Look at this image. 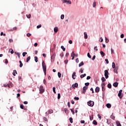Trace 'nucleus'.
Returning a JSON list of instances; mask_svg holds the SVG:
<instances>
[{
	"label": "nucleus",
	"instance_id": "f257e3e1",
	"mask_svg": "<svg viewBox=\"0 0 126 126\" xmlns=\"http://www.w3.org/2000/svg\"><path fill=\"white\" fill-rule=\"evenodd\" d=\"M42 68L43 69V71L44 72L45 75L47 74V65H46V63H45V61H43L42 63Z\"/></svg>",
	"mask_w": 126,
	"mask_h": 126
},
{
	"label": "nucleus",
	"instance_id": "f03ea898",
	"mask_svg": "<svg viewBox=\"0 0 126 126\" xmlns=\"http://www.w3.org/2000/svg\"><path fill=\"white\" fill-rule=\"evenodd\" d=\"M109 71L107 70H104V76H105L106 79H108L109 78Z\"/></svg>",
	"mask_w": 126,
	"mask_h": 126
},
{
	"label": "nucleus",
	"instance_id": "7ed1b4c3",
	"mask_svg": "<svg viewBox=\"0 0 126 126\" xmlns=\"http://www.w3.org/2000/svg\"><path fill=\"white\" fill-rule=\"evenodd\" d=\"M44 92H45V89H44V87H43V86H40L39 88L40 94H42V93H44Z\"/></svg>",
	"mask_w": 126,
	"mask_h": 126
},
{
	"label": "nucleus",
	"instance_id": "20e7f679",
	"mask_svg": "<svg viewBox=\"0 0 126 126\" xmlns=\"http://www.w3.org/2000/svg\"><path fill=\"white\" fill-rule=\"evenodd\" d=\"M88 105L90 107H93V106H94V101L90 100L89 102H88Z\"/></svg>",
	"mask_w": 126,
	"mask_h": 126
},
{
	"label": "nucleus",
	"instance_id": "39448f33",
	"mask_svg": "<svg viewBox=\"0 0 126 126\" xmlns=\"http://www.w3.org/2000/svg\"><path fill=\"white\" fill-rule=\"evenodd\" d=\"M88 89V87L85 86L83 88V91H82V93L83 94H85L86 91Z\"/></svg>",
	"mask_w": 126,
	"mask_h": 126
},
{
	"label": "nucleus",
	"instance_id": "423d86ee",
	"mask_svg": "<svg viewBox=\"0 0 126 126\" xmlns=\"http://www.w3.org/2000/svg\"><path fill=\"white\" fill-rule=\"evenodd\" d=\"M72 77L73 78V79H75L76 77V72H74L72 74Z\"/></svg>",
	"mask_w": 126,
	"mask_h": 126
},
{
	"label": "nucleus",
	"instance_id": "0eeeda50",
	"mask_svg": "<svg viewBox=\"0 0 126 126\" xmlns=\"http://www.w3.org/2000/svg\"><path fill=\"white\" fill-rule=\"evenodd\" d=\"M95 91L96 93H98L100 91V88L97 87L95 88Z\"/></svg>",
	"mask_w": 126,
	"mask_h": 126
},
{
	"label": "nucleus",
	"instance_id": "6e6552de",
	"mask_svg": "<svg viewBox=\"0 0 126 126\" xmlns=\"http://www.w3.org/2000/svg\"><path fill=\"white\" fill-rule=\"evenodd\" d=\"M72 87L73 88H74V87L77 88V87H78V84L77 83H75L74 85H72Z\"/></svg>",
	"mask_w": 126,
	"mask_h": 126
},
{
	"label": "nucleus",
	"instance_id": "1a4fd4ad",
	"mask_svg": "<svg viewBox=\"0 0 126 126\" xmlns=\"http://www.w3.org/2000/svg\"><path fill=\"white\" fill-rule=\"evenodd\" d=\"M84 35L85 39H87V38H88V35H87V33H86V32L84 33Z\"/></svg>",
	"mask_w": 126,
	"mask_h": 126
},
{
	"label": "nucleus",
	"instance_id": "9d476101",
	"mask_svg": "<svg viewBox=\"0 0 126 126\" xmlns=\"http://www.w3.org/2000/svg\"><path fill=\"white\" fill-rule=\"evenodd\" d=\"M118 85H119V83L118 82H115L114 84H113V86L114 87H118Z\"/></svg>",
	"mask_w": 126,
	"mask_h": 126
},
{
	"label": "nucleus",
	"instance_id": "9b49d317",
	"mask_svg": "<svg viewBox=\"0 0 126 126\" xmlns=\"http://www.w3.org/2000/svg\"><path fill=\"white\" fill-rule=\"evenodd\" d=\"M59 31V28L58 27L54 28V32L57 33Z\"/></svg>",
	"mask_w": 126,
	"mask_h": 126
},
{
	"label": "nucleus",
	"instance_id": "f8f14e48",
	"mask_svg": "<svg viewBox=\"0 0 126 126\" xmlns=\"http://www.w3.org/2000/svg\"><path fill=\"white\" fill-rule=\"evenodd\" d=\"M106 107L107 108H108L109 109H110V108H111V107H112V105L110 103H107V104H106Z\"/></svg>",
	"mask_w": 126,
	"mask_h": 126
},
{
	"label": "nucleus",
	"instance_id": "ddd939ff",
	"mask_svg": "<svg viewBox=\"0 0 126 126\" xmlns=\"http://www.w3.org/2000/svg\"><path fill=\"white\" fill-rule=\"evenodd\" d=\"M100 55H101V56L102 57H105V53H104V52L103 51H100Z\"/></svg>",
	"mask_w": 126,
	"mask_h": 126
},
{
	"label": "nucleus",
	"instance_id": "4468645a",
	"mask_svg": "<svg viewBox=\"0 0 126 126\" xmlns=\"http://www.w3.org/2000/svg\"><path fill=\"white\" fill-rule=\"evenodd\" d=\"M48 113L49 114H53L54 113V110H53L52 109H49L48 110Z\"/></svg>",
	"mask_w": 126,
	"mask_h": 126
},
{
	"label": "nucleus",
	"instance_id": "2eb2a0df",
	"mask_svg": "<svg viewBox=\"0 0 126 126\" xmlns=\"http://www.w3.org/2000/svg\"><path fill=\"white\" fill-rule=\"evenodd\" d=\"M93 124L95 126H97V125H98V123H97V121H96V120H94Z\"/></svg>",
	"mask_w": 126,
	"mask_h": 126
},
{
	"label": "nucleus",
	"instance_id": "dca6fc26",
	"mask_svg": "<svg viewBox=\"0 0 126 126\" xmlns=\"http://www.w3.org/2000/svg\"><path fill=\"white\" fill-rule=\"evenodd\" d=\"M116 125L117 126H122L121 123L119 121H116Z\"/></svg>",
	"mask_w": 126,
	"mask_h": 126
},
{
	"label": "nucleus",
	"instance_id": "f3484780",
	"mask_svg": "<svg viewBox=\"0 0 126 126\" xmlns=\"http://www.w3.org/2000/svg\"><path fill=\"white\" fill-rule=\"evenodd\" d=\"M9 52H10L11 54H14V51H13V50L11 48L9 49Z\"/></svg>",
	"mask_w": 126,
	"mask_h": 126
},
{
	"label": "nucleus",
	"instance_id": "a211bd4d",
	"mask_svg": "<svg viewBox=\"0 0 126 126\" xmlns=\"http://www.w3.org/2000/svg\"><path fill=\"white\" fill-rule=\"evenodd\" d=\"M82 65H84V63H83V62H81L79 64V67H80V66H82Z\"/></svg>",
	"mask_w": 126,
	"mask_h": 126
},
{
	"label": "nucleus",
	"instance_id": "6ab92c4d",
	"mask_svg": "<svg viewBox=\"0 0 126 126\" xmlns=\"http://www.w3.org/2000/svg\"><path fill=\"white\" fill-rule=\"evenodd\" d=\"M20 108L21 109H22V110H25L26 108H24V105L23 104L20 105Z\"/></svg>",
	"mask_w": 126,
	"mask_h": 126
},
{
	"label": "nucleus",
	"instance_id": "aec40b11",
	"mask_svg": "<svg viewBox=\"0 0 126 126\" xmlns=\"http://www.w3.org/2000/svg\"><path fill=\"white\" fill-rule=\"evenodd\" d=\"M107 87L108 88H109V89H111V88H112V85L109 83L107 85Z\"/></svg>",
	"mask_w": 126,
	"mask_h": 126
},
{
	"label": "nucleus",
	"instance_id": "412c9836",
	"mask_svg": "<svg viewBox=\"0 0 126 126\" xmlns=\"http://www.w3.org/2000/svg\"><path fill=\"white\" fill-rule=\"evenodd\" d=\"M107 125H110V124H111V120L110 119H107Z\"/></svg>",
	"mask_w": 126,
	"mask_h": 126
},
{
	"label": "nucleus",
	"instance_id": "4be33fe9",
	"mask_svg": "<svg viewBox=\"0 0 126 126\" xmlns=\"http://www.w3.org/2000/svg\"><path fill=\"white\" fill-rule=\"evenodd\" d=\"M64 113H65V114H68V110H67V109L64 108Z\"/></svg>",
	"mask_w": 126,
	"mask_h": 126
},
{
	"label": "nucleus",
	"instance_id": "5701e85b",
	"mask_svg": "<svg viewBox=\"0 0 126 126\" xmlns=\"http://www.w3.org/2000/svg\"><path fill=\"white\" fill-rule=\"evenodd\" d=\"M58 75L59 78H61V77H62V73H61V72H59L58 73Z\"/></svg>",
	"mask_w": 126,
	"mask_h": 126
},
{
	"label": "nucleus",
	"instance_id": "b1692460",
	"mask_svg": "<svg viewBox=\"0 0 126 126\" xmlns=\"http://www.w3.org/2000/svg\"><path fill=\"white\" fill-rule=\"evenodd\" d=\"M31 59V57H30V56L28 57L27 58V60H26L27 63H28L29 62V61H30Z\"/></svg>",
	"mask_w": 126,
	"mask_h": 126
},
{
	"label": "nucleus",
	"instance_id": "393cba45",
	"mask_svg": "<svg viewBox=\"0 0 126 126\" xmlns=\"http://www.w3.org/2000/svg\"><path fill=\"white\" fill-rule=\"evenodd\" d=\"M15 54L18 55L19 59L20 58V54H19V53L15 52Z\"/></svg>",
	"mask_w": 126,
	"mask_h": 126
},
{
	"label": "nucleus",
	"instance_id": "a878e982",
	"mask_svg": "<svg viewBox=\"0 0 126 126\" xmlns=\"http://www.w3.org/2000/svg\"><path fill=\"white\" fill-rule=\"evenodd\" d=\"M112 68H116V64H115V63H112Z\"/></svg>",
	"mask_w": 126,
	"mask_h": 126
},
{
	"label": "nucleus",
	"instance_id": "bb28decb",
	"mask_svg": "<svg viewBox=\"0 0 126 126\" xmlns=\"http://www.w3.org/2000/svg\"><path fill=\"white\" fill-rule=\"evenodd\" d=\"M34 61L35 63H38V57L36 56L34 57Z\"/></svg>",
	"mask_w": 126,
	"mask_h": 126
},
{
	"label": "nucleus",
	"instance_id": "cd10ccee",
	"mask_svg": "<svg viewBox=\"0 0 126 126\" xmlns=\"http://www.w3.org/2000/svg\"><path fill=\"white\" fill-rule=\"evenodd\" d=\"M101 81H102V82H104V81H106V79H105V77H102L101 78Z\"/></svg>",
	"mask_w": 126,
	"mask_h": 126
},
{
	"label": "nucleus",
	"instance_id": "c85d7f7f",
	"mask_svg": "<svg viewBox=\"0 0 126 126\" xmlns=\"http://www.w3.org/2000/svg\"><path fill=\"white\" fill-rule=\"evenodd\" d=\"M114 71V72H115V73H118V68L117 67L115 68Z\"/></svg>",
	"mask_w": 126,
	"mask_h": 126
},
{
	"label": "nucleus",
	"instance_id": "c756f323",
	"mask_svg": "<svg viewBox=\"0 0 126 126\" xmlns=\"http://www.w3.org/2000/svg\"><path fill=\"white\" fill-rule=\"evenodd\" d=\"M71 57H75V54L74 53V51H73L71 53Z\"/></svg>",
	"mask_w": 126,
	"mask_h": 126
},
{
	"label": "nucleus",
	"instance_id": "7c9ffc66",
	"mask_svg": "<svg viewBox=\"0 0 126 126\" xmlns=\"http://www.w3.org/2000/svg\"><path fill=\"white\" fill-rule=\"evenodd\" d=\"M73 119H72V118H69V121H70V123H71V124H72V123H73Z\"/></svg>",
	"mask_w": 126,
	"mask_h": 126
},
{
	"label": "nucleus",
	"instance_id": "2f4dec72",
	"mask_svg": "<svg viewBox=\"0 0 126 126\" xmlns=\"http://www.w3.org/2000/svg\"><path fill=\"white\" fill-rule=\"evenodd\" d=\"M53 91L54 93H55V94H56V93H57L56 92V88H55V87H54L53 88Z\"/></svg>",
	"mask_w": 126,
	"mask_h": 126
},
{
	"label": "nucleus",
	"instance_id": "473e14b6",
	"mask_svg": "<svg viewBox=\"0 0 126 126\" xmlns=\"http://www.w3.org/2000/svg\"><path fill=\"white\" fill-rule=\"evenodd\" d=\"M14 30H17V28L16 27H14L12 30H10V31H13Z\"/></svg>",
	"mask_w": 126,
	"mask_h": 126
},
{
	"label": "nucleus",
	"instance_id": "72a5a7b5",
	"mask_svg": "<svg viewBox=\"0 0 126 126\" xmlns=\"http://www.w3.org/2000/svg\"><path fill=\"white\" fill-rule=\"evenodd\" d=\"M67 4H71V1L68 0L66 1Z\"/></svg>",
	"mask_w": 126,
	"mask_h": 126
},
{
	"label": "nucleus",
	"instance_id": "f704fd0d",
	"mask_svg": "<svg viewBox=\"0 0 126 126\" xmlns=\"http://www.w3.org/2000/svg\"><path fill=\"white\" fill-rule=\"evenodd\" d=\"M27 18H31V14L26 15Z\"/></svg>",
	"mask_w": 126,
	"mask_h": 126
},
{
	"label": "nucleus",
	"instance_id": "c9c22d12",
	"mask_svg": "<svg viewBox=\"0 0 126 126\" xmlns=\"http://www.w3.org/2000/svg\"><path fill=\"white\" fill-rule=\"evenodd\" d=\"M93 7H96V2H94L93 4Z\"/></svg>",
	"mask_w": 126,
	"mask_h": 126
},
{
	"label": "nucleus",
	"instance_id": "e433bc0d",
	"mask_svg": "<svg viewBox=\"0 0 126 126\" xmlns=\"http://www.w3.org/2000/svg\"><path fill=\"white\" fill-rule=\"evenodd\" d=\"M61 49H62V50H63V52H64V51H65V48H64V47H63V46H61Z\"/></svg>",
	"mask_w": 126,
	"mask_h": 126
},
{
	"label": "nucleus",
	"instance_id": "4c0bfd02",
	"mask_svg": "<svg viewBox=\"0 0 126 126\" xmlns=\"http://www.w3.org/2000/svg\"><path fill=\"white\" fill-rule=\"evenodd\" d=\"M102 90L103 92H104V91H105V90H106V88L104 87H102Z\"/></svg>",
	"mask_w": 126,
	"mask_h": 126
},
{
	"label": "nucleus",
	"instance_id": "58836bf2",
	"mask_svg": "<svg viewBox=\"0 0 126 126\" xmlns=\"http://www.w3.org/2000/svg\"><path fill=\"white\" fill-rule=\"evenodd\" d=\"M41 27H42V25H39L38 26H37L36 28H37V29H39V28H41Z\"/></svg>",
	"mask_w": 126,
	"mask_h": 126
},
{
	"label": "nucleus",
	"instance_id": "ea45409f",
	"mask_svg": "<svg viewBox=\"0 0 126 126\" xmlns=\"http://www.w3.org/2000/svg\"><path fill=\"white\" fill-rule=\"evenodd\" d=\"M58 99H61V94H58Z\"/></svg>",
	"mask_w": 126,
	"mask_h": 126
},
{
	"label": "nucleus",
	"instance_id": "a19ab883",
	"mask_svg": "<svg viewBox=\"0 0 126 126\" xmlns=\"http://www.w3.org/2000/svg\"><path fill=\"white\" fill-rule=\"evenodd\" d=\"M26 55H27V52L23 53V57H25V56H26Z\"/></svg>",
	"mask_w": 126,
	"mask_h": 126
},
{
	"label": "nucleus",
	"instance_id": "79ce46f5",
	"mask_svg": "<svg viewBox=\"0 0 126 126\" xmlns=\"http://www.w3.org/2000/svg\"><path fill=\"white\" fill-rule=\"evenodd\" d=\"M61 19H63V18H64V15L62 14L61 16Z\"/></svg>",
	"mask_w": 126,
	"mask_h": 126
},
{
	"label": "nucleus",
	"instance_id": "37998d69",
	"mask_svg": "<svg viewBox=\"0 0 126 126\" xmlns=\"http://www.w3.org/2000/svg\"><path fill=\"white\" fill-rule=\"evenodd\" d=\"M111 51L112 55H113V54H115V52H114V49H113V48L111 49Z\"/></svg>",
	"mask_w": 126,
	"mask_h": 126
},
{
	"label": "nucleus",
	"instance_id": "c03bdc74",
	"mask_svg": "<svg viewBox=\"0 0 126 126\" xmlns=\"http://www.w3.org/2000/svg\"><path fill=\"white\" fill-rule=\"evenodd\" d=\"M87 56L89 58V59H91V56H90V53H88Z\"/></svg>",
	"mask_w": 126,
	"mask_h": 126
},
{
	"label": "nucleus",
	"instance_id": "a18cd8bd",
	"mask_svg": "<svg viewBox=\"0 0 126 126\" xmlns=\"http://www.w3.org/2000/svg\"><path fill=\"white\" fill-rule=\"evenodd\" d=\"M97 117L99 119V120H101L102 119V117H101V115H100V114H98Z\"/></svg>",
	"mask_w": 126,
	"mask_h": 126
},
{
	"label": "nucleus",
	"instance_id": "49530a36",
	"mask_svg": "<svg viewBox=\"0 0 126 126\" xmlns=\"http://www.w3.org/2000/svg\"><path fill=\"white\" fill-rule=\"evenodd\" d=\"M43 83L44 84H45V85H46V84H47V81L46 80V79H44L43 80Z\"/></svg>",
	"mask_w": 126,
	"mask_h": 126
},
{
	"label": "nucleus",
	"instance_id": "de8ad7c7",
	"mask_svg": "<svg viewBox=\"0 0 126 126\" xmlns=\"http://www.w3.org/2000/svg\"><path fill=\"white\" fill-rule=\"evenodd\" d=\"M70 111L72 113V114L74 115L75 113H74V111H73V109H70Z\"/></svg>",
	"mask_w": 126,
	"mask_h": 126
},
{
	"label": "nucleus",
	"instance_id": "09e8293b",
	"mask_svg": "<svg viewBox=\"0 0 126 126\" xmlns=\"http://www.w3.org/2000/svg\"><path fill=\"white\" fill-rule=\"evenodd\" d=\"M89 84H90V83H89V82H87V83H85V85L86 86H89Z\"/></svg>",
	"mask_w": 126,
	"mask_h": 126
},
{
	"label": "nucleus",
	"instance_id": "8fccbe9b",
	"mask_svg": "<svg viewBox=\"0 0 126 126\" xmlns=\"http://www.w3.org/2000/svg\"><path fill=\"white\" fill-rule=\"evenodd\" d=\"M99 42L100 43H102V42H103V38L102 37H100L99 39Z\"/></svg>",
	"mask_w": 126,
	"mask_h": 126
},
{
	"label": "nucleus",
	"instance_id": "3c124183",
	"mask_svg": "<svg viewBox=\"0 0 126 126\" xmlns=\"http://www.w3.org/2000/svg\"><path fill=\"white\" fill-rule=\"evenodd\" d=\"M105 42L106 43H109V39H107V37H105Z\"/></svg>",
	"mask_w": 126,
	"mask_h": 126
},
{
	"label": "nucleus",
	"instance_id": "603ef678",
	"mask_svg": "<svg viewBox=\"0 0 126 126\" xmlns=\"http://www.w3.org/2000/svg\"><path fill=\"white\" fill-rule=\"evenodd\" d=\"M74 100H79V97H75L74 98Z\"/></svg>",
	"mask_w": 126,
	"mask_h": 126
},
{
	"label": "nucleus",
	"instance_id": "864d4df0",
	"mask_svg": "<svg viewBox=\"0 0 126 126\" xmlns=\"http://www.w3.org/2000/svg\"><path fill=\"white\" fill-rule=\"evenodd\" d=\"M90 120L91 121H92V120H93V115H92V117L91 116H90Z\"/></svg>",
	"mask_w": 126,
	"mask_h": 126
},
{
	"label": "nucleus",
	"instance_id": "5fc2aeb1",
	"mask_svg": "<svg viewBox=\"0 0 126 126\" xmlns=\"http://www.w3.org/2000/svg\"><path fill=\"white\" fill-rule=\"evenodd\" d=\"M43 120H44V122H47L48 121V119H47V118H46V117H44Z\"/></svg>",
	"mask_w": 126,
	"mask_h": 126
},
{
	"label": "nucleus",
	"instance_id": "6e6d98bb",
	"mask_svg": "<svg viewBox=\"0 0 126 126\" xmlns=\"http://www.w3.org/2000/svg\"><path fill=\"white\" fill-rule=\"evenodd\" d=\"M95 58H96V56L94 55L92 58V61H94Z\"/></svg>",
	"mask_w": 126,
	"mask_h": 126
},
{
	"label": "nucleus",
	"instance_id": "4d7b16f0",
	"mask_svg": "<svg viewBox=\"0 0 126 126\" xmlns=\"http://www.w3.org/2000/svg\"><path fill=\"white\" fill-rule=\"evenodd\" d=\"M62 1H63V3H65L67 1L66 0H62Z\"/></svg>",
	"mask_w": 126,
	"mask_h": 126
},
{
	"label": "nucleus",
	"instance_id": "13d9d810",
	"mask_svg": "<svg viewBox=\"0 0 126 126\" xmlns=\"http://www.w3.org/2000/svg\"><path fill=\"white\" fill-rule=\"evenodd\" d=\"M111 119L112 120H115V117L113 116V115L110 116Z\"/></svg>",
	"mask_w": 126,
	"mask_h": 126
},
{
	"label": "nucleus",
	"instance_id": "bf43d9fd",
	"mask_svg": "<svg viewBox=\"0 0 126 126\" xmlns=\"http://www.w3.org/2000/svg\"><path fill=\"white\" fill-rule=\"evenodd\" d=\"M80 71L81 73H83V69L81 68L80 70Z\"/></svg>",
	"mask_w": 126,
	"mask_h": 126
},
{
	"label": "nucleus",
	"instance_id": "052dcab7",
	"mask_svg": "<svg viewBox=\"0 0 126 126\" xmlns=\"http://www.w3.org/2000/svg\"><path fill=\"white\" fill-rule=\"evenodd\" d=\"M118 97H119L120 98H122V96H121V95H122V94H119V93H118Z\"/></svg>",
	"mask_w": 126,
	"mask_h": 126
},
{
	"label": "nucleus",
	"instance_id": "680f3d73",
	"mask_svg": "<svg viewBox=\"0 0 126 126\" xmlns=\"http://www.w3.org/2000/svg\"><path fill=\"white\" fill-rule=\"evenodd\" d=\"M68 56H69V53H66L65 54V57H66V58H67V57H68Z\"/></svg>",
	"mask_w": 126,
	"mask_h": 126
},
{
	"label": "nucleus",
	"instance_id": "e2e57ef3",
	"mask_svg": "<svg viewBox=\"0 0 126 126\" xmlns=\"http://www.w3.org/2000/svg\"><path fill=\"white\" fill-rule=\"evenodd\" d=\"M91 78V77L89 76H87V80H89V79H90Z\"/></svg>",
	"mask_w": 126,
	"mask_h": 126
},
{
	"label": "nucleus",
	"instance_id": "0e129e2a",
	"mask_svg": "<svg viewBox=\"0 0 126 126\" xmlns=\"http://www.w3.org/2000/svg\"><path fill=\"white\" fill-rule=\"evenodd\" d=\"M124 37H125V35L122 33L121 35V38H124Z\"/></svg>",
	"mask_w": 126,
	"mask_h": 126
},
{
	"label": "nucleus",
	"instance_id": "69168bd1",
	"mask_svg": "<svg viewBox=\"0 0 126 126\" xmlns=\"http://www.w3.org/2000/svg\"><path fill=\"white\" fill-rule=\"evenodd\" d=\"M105 61L106 63H107V64L109 63V61L108 60V59H105Z\"/></svg>",
	"mask_w": 126,
	"mask_h": 126
},
{
	"label": "nucleus",
	"instance_id": "338daca9",
	"mask_svg": "<svg viewBox=\"0 0 126 126\" xmlns=\"http://www.w3.org/2000/svg\"><path fill=\"white\" fill-rule=\"evenodd\" d=\"M27 36L28 37H30V36H31V33H27Z\"/></svg>",
	"mask_w": 126,
	"mask_h": 126
},
{
	"label": "nucleus",
	"instance_id": "774afa93",
	"mask_svg": "<svg viewBox=\"0 0 126 126\" xmlns=\"http://www.w3.org/2000/svg\"><path fill=\"white\" fill-rule=\"evenodd\" d=\"M68 43L70 44H72V40H69Z\"/></svg>",
	"mask_w": 126,
	"mask_h": 126
}]
</instances>
